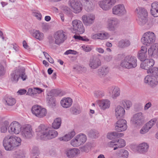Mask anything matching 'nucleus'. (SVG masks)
<instances>
[{"label":"nucleus","mask_w":158,"mask_h":158,"mask_svg":"<svg viewBox=\"0 0 158 158\" xmlns=\"http://www.w3.org/2000/svg\"><path fill=\"white\" fill-rule=\"evenodd\" d=\"M60 8L62 10H64L66 13H70V9L67 6H60Z\"/></svg>","instance_id":"53"},{"label":"nucleus","mask_w":158,"mask_h":158,"mask_svg":"<svg viewBox=\"0 0 158 158\" xmlns=\"http://www.w3.org/2000/svg\"><path fill=\"white\" fill-rule=\"evenodd\" d=\"M24 157V153L22 150H19L16 152L13 156V158H23Z\"/></svg>","instance_id":"44"},{"label":"nucleus","mask_w":158,"mask_h":158,"mask_svg":"<svg viewBox=\"0 0 158 158\" xmlns=\"http://www.w3.org/2000/svg\"><path fill=\"white\" fill-rule=\"evenodd\" d=\"M110 89L112 90V97L113 98L115 99L120 95V90L118 87L113 86L109 89V90Z\"/></svg>","instance_id":"33"},{"label":"nucleus","mask_w":158,"mask_h":158,"mask_svg":"<svg viewBox=\"0 0 158 158\" xmlns=\"http://www.w3.org/2000/svg\"><path fill=\"white\" fill-rule=\"evenodd\" d=\"M151 13L152 15L155 17H158V9L151 8Z\"/></svg>","instance_id":"51"},{"label":"nucleus","mask_w":158,"mask_h":158,"mask_svg":"<svg viewBox=\"0 0 158 158\" xmlns=\"http://www.w3.org/2000/svg\"><path fill=\"white\" fill-rule=\"evenodd\" d=\"M5 100L6 104L9 106H12L15 105L16 102L15 99L10 96L6 98Z\"/></svg>","instance_id":"39"},{"label":"nucleus","mask_w":158,"mask_h":158,"mask_svg":"<svg viewBox=\"0 0 158 158\" xmlns=\"http://www.w3.org/2000/svg\"><path fill=\"white\" fill-rule=\"evenodd\" d=\"M5 70L4 67L1 64H0V76L4 75L5 73Z\"/></svg>","instance_id":"56"},{"label":"nucleus","mask_w":158,"mask_h":158,"mask_svg":"<svg viewBox=\"0 0 158 158\" xmlns=\"http://www.w3.org/2000/svg\"><path fill=\"white\" fill-rule=\"evenodd\" d=\"M125 111L124 108L120 105L117 106L115 109V115L117 119H120L124 118Z\"/></svg>","instance_id":"25"},{"label":"nucleus","mask_w":158,"mask_h":158,"mask_svg":"<svg viewBox=\"0 0 158 158\" xmlns=\"http://www.w3.org/2000/svg\"><path fill=\"white\" fill-rule=\"evenodd\" d=\"M119 119L115 123V130L118 132L126 131L127 128V121L123 119Z\"/></svg>","instance_id":"18"},{"label":"nucleus","mask_w":158,"mask_h":158,"mask_svg":"<svg viewBox=\"0 0 158 158\" xmlns=\"http://www.w3.org/2000/svg\"><path fill=\"white\" fill-rule=\"evenodd\" d=\"M99 133L98 131L95 130H91L88 132L89 136L93 138H96L98 136Z\"/></svg>","instance_id":"43"},{"label":"nucleus","mask_w":158,"mask_h":158,"mask_svg":"<svg viewBox=\"0 0 158 158\" xmlns=\"http://www.w3.org/2000/svg\"><path fill=\"white\" fill-rule=\"evenodd\" d=\"M129 155L128 152L124 149H122L119 151L118 155L119 157L123 158H127Z\"/></svg>","instance_id":"41"},{"label":"nucleus","mask_w":158,"mask_h":158,"mask_svg":"<svg viewBox=\"0 0 158 158\" xmlns=\"http://www.w3.org/2000/svg\"><path fill=\"white\" fill-rule=\"evenodd\" d=\"M157 121V119L156 118H153L148 123H147L145 125L147 127L149 130L155 124Z\"/></svg>","instance_id":"42"},{"label":"nucleus","mask_w":158,"mask_h":158,"mask_svg":"<svg viewBox=\"0 0 158 158\" xmlns=\"http://www.w3.org/2000/svg\"><path fill=\"white\" fill-rule=\"evenodd\" d=\"M95 50L100 53H103L104 52V50L101 48H95Z\"/></svg>","instance_id":"61"},{"label":"nucleus","mask_w":158,"mask_h":158,"mask_svg":"<svg viewBox=\"0 0 158 158\" xmlns=\"http://www.w3.org/2000/svg\"><path fill=\"white\" fill-rule=\"evenodd\" d=\"M54 37L55 39V43L57 45L63 43L65 40L64 32L62 30L56 32L54 35Z\"/></svg>","instance_id":"19"},{"label":"nucleus","mask_w":158,"mask_h":158,"mask_svg":"<svg viewBox=\"0 0 158 158\" xmlns=\"http://www.w3.org/2000/svg\"><path fill=\"white\" fill-rule=\"evenodd\" d=\"M101 65V61L98 58L91 59L90 60L89 66L91 69H96Z\"/></svg>","instance_id":"31"},{"label":"nucleus","mask_w":158,"mask_h":158,"mask_svg":"<svg viewBox=\"0 0 158 158\" xmlns=\"http://www.w3.org/2000/svg\"><path fill=\"white\" fill-rule=\"evenodd\" d=\"M89 147L88 145H86L81 147V151L87 152L88 151Z\"/></svg>","instance_id":"57"},{"label":"nucleus","mask_w":158,"mask_h":158,"mask_svg":"<svg viewBox=\"0 0 158 158\" xmlns=\"http://www.w3.org/2000/svg\"><path fill=\"white\" fill-rule=\"evenodd\" d=\"M156 40V36L154 33L148 31L144 33L141 39L142 43L144 45L149 46L153 44Z\"/></svg>","instance_id":"7"},{"label":"nucleus","mask_w":158,"mask_h":158,"mask_svg":"<svg viewBox=\"0 0 158 158\" xmlns=\"http://www.w3.org/2000/svg\"><path fill=\"white\" fill-rule=\"evenodd\" d=\"M22 126L19 122L14 121L10 124L8 128V131L11 134H19L21 132Z\"/></svg>","instance_id":"14"},{"label":"nucleus","mask_w":158,"mask_h":158,"mask_svg":"<svg viewBox=\"0 0 158 158\" xmlns=\"http://www.w3.org/2000/svg\"><path fill=\"white\" fill-rule=\"evenodd\" d=\"M22 140L19 137L8 135L6 136L3 141V145L6 151H11L15 147L20 145Z\"/></svg>","instance_id":"2"},{"label":"nucleus","mask_w":158,"mask_h":158,"mask_svg":"<svg viewBox=\"0 0 158 158\" xmlns=\"http://www.w3.org/2000/svg\"><path fill=\"white\" fill-rule=\"evenodd\" d=\"M34 90L35 92V94H41V93L44 91V89H42L41 88H38V87H35L33 89Z\"/></svg>","instance_id":"54"},{"label":"nucleus","mask_w":158,"mask_h":158,"mask_svg":"<svg viewBox=\"0 0 158 158\" xmlns=\"http://www.w3.org/2000/svg\"><path fill=\"white\" fill-rule=\"evenodd\" d=\"M101 109L103 110L109 108L110 106V101L108 99H102L97 101Z\"/></svg>","instance_id":"29"},{"label":"nucleus","mask_w":158,"mask_h":158,"mask_svg":"<svg viewBox=\"0 0 158 158\" xmlns=\"http://www.w3.org/2000/svg\"><path fill=\"white\" fill-rule=\"evenodd\" d=\"M137 65V60L136 57L130 55L126 56L120 63L122 67L128 69L135 68Z\"/></svg>","instance_id":"4"},{"label":"nucleus","mask_w":158,"mask_h":158,"mask_svg":"<svg viewBox=\"0 0 158 158\" xmlns=\"http://www.w3.org/2000/svg\"><path fill=\"white\" fill-rule=\"evenodd\" d=\"M95 18V15L94 14H89L82 16V19L85 25L89 26L94 23Z\"/></svg>","instance_id":"20"},{"label":"nucleus","mask_w":158,"mask_h":158,"mask_svg":"<svg viewBox=\"0 0 158 158\" xmlns=\"http://www.w3.org/2000/svg\"><path fill=\"white\" fill-rule=\"evenodd\" d=\"M86 139V135L81 133L77 135L71 140L70 144L73 147H78L85 143Z\"/></svg>","instance_id":"11"},{"label":"nucleus","mask_w":158,"mask_h":158,"mask_svg":"<svg viewBox=\"0 0 158 158\" xmlns=\"http://www.w3.org/2000/svg\"><path fill=\"white\" fill-rule=\"evenodd\" d=\"M61 119L60 118H57L54 119L52 123V127L55 129H58L60 126Z\"/></svg>","instance_id":"37"},{"label":"nucleus","mask_w":158,"mask_h":158,"mask_svg":"<svg viewBox=\"0 0 158 158\" xmlns=\"http://www.w3.org/2000/svg\"><path fill=\"white\" fill-rule=\"evenodd\" d=\"M119 23L118 19L114 17L108 18L106 21L107 28L110 31H114Z\"/></svg>","instance_id":"13"},{"label":"nucleus","mask_w":158,"mask_h":158,"mask_svg":"<svg viewBox=\"0 0 158 158\" xmlns=\"http://www.w3.org/2000/svg\"><path fill=\"white\" fill-rule=\"evenodd\" d=\"M152 106L151 103L149 102L146 103L144 106V110H148Z\"/></svg>","instance_id":"59"},{"label":"nucleus","mask_w":158,"mask_h":158,"mask_svg":"<svg viewBox=\"0 0 158 158\" xmlns=\"http://www.w3.org/2000/svg\"><path fill=\"white\" fill-rule=\"evenodd\" d=\"M70 111L71 113L73 115H77L81 112L80 110L75 107H72L70 109Z\"/></svg>","instance_id":"46"},{"label":"nucleus","mask_w":158,"mask_h":158,"mask_svg":"<svg viewBox=\"0 0 158 158\" xmlns=\"http://www.w3.org/2000/svg\"><path fill=\"white\" fill-rule=\"evenodd\" d=\"M149 57L154 58L158 57V44H155L152 45L148 50Z\"/></svg>","instance_id":"23"},{"label":"nucleus","mask_w":158,"mask_h":158,"mask_svg":"<svg viewBox=\"0 0 158 158\" xmlns=\"http://www.w3.org/2000/svg\"><path fill=\"white\" fill-rule=\"evenodd\" d=\"M81 48L84 51L88 52H90L92 49L91 45H82Z\"/></svg>","instance_id":"47"},{"label":"nucleus","mask_w":158,"mask_h":158,"mask_svg":"<svg viewBox=\"0 0 158 158\" xmlns=\"http://www.w3.org/2000/svg\"><path fill=\"white\" fill-rule=\"evenodd\" d=\"M32 36L36 39L39 40H42L44 38V34L38 30L34 31L32 34Z\"/></svg>","instance_id":"36"},{"label":"nucleus","mask_w":158,"mask_h":158,"mask_svg":"<svg viewBox=\"0 0 158 158\" xmlns=\"http://www.w3.org/2000/svg\"><path fill=\"white\" fill-rule=\"evenodd\" d=\"M94 96L97 98H101L104 96V93L103 91H97L95 92Z\"/></svg>","instance_id":"48"},{"label":"nucleus","mask_w":158,"mask_h":158,"mask_svg":"<svg viewBox=\"0 0 158 158\" xmlns=\"http://www.w3.org/2000/svg\"><path fill=\"white\" fill-rule=\"evenodd\" d=\"M32 15L35 17L39 20L41 19L42 15L40 12L37 10H33L32 12Z\"/></svg>","instance_id":"45"},{"label":"nucleus","mask_w":158,"mask_h":158,"mask_svg":"<svg viewBox=\"0 0 158 158\" xmlns=\"http://www.w3.org/2000/svg\"><path fill=\"white\" fill-rule=\"evenodd\" d=\"M73 32L82 34L85 31V28L82 22L79 20L75 19L72 21L71 28Z\"/></svg>","instance_id":"8"},{"label":"nucleus","mask_w":158,"mask_h":158,"mask_svg":"<svg viewBox=\"0 0 158 158\" xmlns=\"http://www.w3.org/2000/svg\"><path fill=\"white\" fill-rule=\"evenodd\" d=\"M149 147V145L147 143L143 142L137 146L136 149L138 152L141 154H144L148 152Z\"/></svg>","instance_id":"27"},{"label":"nucleus","mask_w":158,"mask_h":158,"mask_svg":"<svg viewBox=\"0 0 158 158\" xmlns=\"http://www.w3.org/2000/svg\"><path fill=\"white\" fill-rule=\"evenodd\" d=\"M131 43L129 40L127 39L122 40L118 43V46L121 48H124L129 46Z\"/></svg>","instance_id":"34"},{"label":"nucleus","mask_w":158,"mask_h":158,"mask_svg":"<svg viewBox=\"0 0 158 158\" xmlns=\"http://www.w3.org/2000/svg\"><path fill=\"white\" fill-rule=\"evenodd\" d=\"M75 135V132L72 131L68 134L65 135L64 136L59 138V139L61 141H68L70 140Z\"/></svg>","instance_id":"32"},{"label":"nucleus","mask_w":158,"mask_h":158,"mask_svg":"<svg viewBox=\"0 0 158 158\" xmlns=\"http://www.w3.org/2000/svg\"><path fill=\"white\" fill-rule=\"evenodd\" d=\"M82 2L80 1H69V5L72 11L75 13H78L82 10Z\"/></svg>","instance_id":"17"},{"label":"nucleus","mask_w":158,"mask_h":158,"mask_svg":"<svg viewBox=\"0 0 158 158\" xmlns=\"http://www.w3.org/2000/svg\"><path fill=\"white\" fill-rule=\"evenodd\" d=\"M112 135L113 136V139L115 138H118L122 137L124 135L122 133H118L116 132H111Z\"/></svg>","instance_id":"50"},{"label":"nucleus","mask_w":158,"mask_h":158,"mask_svg":"<svg viewBox=\"0 0 158 158\" xmlns=\"http://www.w3.org/2000/svg\"><path fill=\"white\" fill-rule=\"evenodd\" d=\"M112 56L111 55H109L108 56H105L104 57V59L106 60L107 61H109L112 59Z\"/></svg>","instance_id":"62"},{"label":"nucleus","mask_w":158,"mask_h":158,"mask_svg":"<svg viewBox=\"0 0 158 158\" xmlns=\"http://www.w3.org/2000/svg\"><path fill=\"white\" fill-rule=\"evenodd\" d=\"M150 73L152 75L146 76L144 79V82L152 87H154L158 84V68H154L152 72Z\"/></svg>","instance_id":"5"},{"label":"nucleus","mask_w":158,"mask_h":158,"mask_svg":"<svg viewBox=\"0 0 158 158\" xmlns=\"http://www.w3.org/2000/svg\"><path fill=\"white\" fill-rule=\"evenodd\" d=\"M80 152L79 149L74 148L67 149L65 151V154L69 158H74L77 157Z\"/></svg>","instance_id":"24"},{"label":"nucleus","mask_w":158,"mask_h":158,"mask_svg":"<svg viewBox=\"0 0 158 158\" xmlns=\"http://www.w3.org/2000/svg\"><path fill=\"white\" fill-rule=\"evenodd\" d=\"M107 145L109 147L111 148H114V147L117 146L116 141H111L108 143Z\"/></svg>","instance_id":"55"},{"label":"nucleus","mask_w":158,"mask_h":158,"mask_svg":"<svg viewBox=\"0 0 158 158\" xmlns=\"http://www.w3.org/2000/svg\"><path fill=\"white\" fill-rule=\"evenodd\" d=\"M77 69L80 73H81L83 70H84L85 68L83 67L78 66L77 67Z\"/></svg>","instance_id":"64"},{"label":"nucleus","mask_w":158,"mask_h":158,"mask_svg":"<svg viewBox=\"0 0 158 158\" xmlns=\"http://www.w3.org/2000/svg\"><path fill=\"white\" fill-rule=\"evenodd\" d=\"M122 103L126 109H129L132 105V103L129 100L125 99L121 101Z\"/></svg>","instance_id":"40"},{"label":"nucleus","mask_w":158,"mask_h":158,"mask_svg":"<svg viewBox=\"0 0 158 158\" xmlns=\"http://www.w3.org/2000/svg\"><path fill=\"white\" fill-rule=\"evenodd\" d=\"M137 14V21L138 24L142 26L145 24L147 21L148 14L147 10L143 8L138 7L136 9Z\"/></svg>","instance_id":"6"},{"label":"nucleus","mask_w":158,"mask_h":158,"mask_svg":"<svg viewBox=\"0 0 158 158\" xmlns=\"http://www.w3.org/2000/svg\"><path fill=\"white\" fill-rule=\"evenodd\" d=\"M117 146L114 148V150H116L118 148L123 147L125 146V140L122 139H120L116 141Z\"/></svg>","instance_id":"38"},{"label":"nucleus","mask_w":158,"mask_h":158,"mask_svg":"<svg viewBox=\"0 0 158 158\" xmlns=\"http://www.w3.org/2000/svg\"><path fill=\"white\" fill-rule=\"evenodd\" d=\"M109 71V68L106 66H104L98 70V74L100 77H102L106 75Z\"/></svg>","instance_id":"35"},{"label":"nucleus","mask_w":158,"mask_h":158,"mask_svg":"<svg viewBox=\"0 0 158 158\" xmlns=\"http://www.w3.org/2000/svg\"><path fill=\"white\" fill-rule=\"evenodd\" d=\"M148 51L147 47L144 46L141 47V49L138 52L137 54L138 58L140 61H143L148 57H150L148 55Z\"/></svg>","instance_id":"22"},{"label":"nucleus","mask_w":158,"mask_h":158,"mask_svg":"<svg viewBox=\"0 0 158 158\" xmlns=\"http://www.w3.org/2000/svg\"><path fill=\"white\" fill-rule=\"evenodd\" d=\"M7 130V127L2 125L1 128V132L5 133Z\"/></svg>","instance_id":"63"},{"label":"nucleus","mask_w":158,"mask_h":158,"mask_svg":"<svg viewBox=\"0 0 158 158\" xmlns=\"http://www.w3.org/2000/svg\"><path fill=\"white\" fill-rule=\"evenodd\" d=\"M112 14L118 16H123L127 14V11L124 5L119 4L114 6L112 9Z\"/></svg>","instance_id":"12"},{"label":"nucleus","mask_w":158,"mask_h":158,"mask_svg":"<svg viewBox=\"0 0 158 158\" xmlns=\"http://www.w3.org/2000/svg\"><path fill=\"white\" fill-rule=\"evenodd\" d=\"M110 36L108 33L106 32L98 33L96 34H93L91 38L94 40L100 39L104 40L108 39Z\"/></svg>","instance_id":"26"},{"label":"nucleus","mask_w":158,"mask_h":158,"mask_svg":"<svg viewBox=\"0 0 158 158\" xmlns=\"http://www.w3.org/2000/svg\"><path fill=\"white\" fill-rule=\"evenodd\" d=\"M38 138L41 140H47L56 138L58 135L57 131L50 129L44 124H40L36 129Z\"/></svg>","instance_id":"1"},{"label":"nucleus","mask_w":158,"mask_h":158,"mask_svg":"<svg viewBox=\"0 0 158 158\" xmlns=\"http://www.w3.org/2000/svg\"><path fill=\"white\" fill-rule=\"evenodd\" d=\"M144 117L143 114L141 112L134 114L131 119V122L136 126L142 125L144 122Z\"/></svg>","instance_id":"15"},{"label":"nucleus","mask_w":158,"mask_h":158,"mask_svg":"<svg viewBox=\"0 0 158 158\" xmlns=\"http://www.w3.org/2000/svg\"><path fill=\"white\" fill-rule=\"evenodd\" d=\"M27 76L25 73V70L23 68L16 69L10 74V80L14 83H17L20 78L23 81H25L27 78Z\"/></svg>","instance_id":"3"},{"label":"nucleus","mask_w":158,"mask_h":158,"mask_svg":"<svg viewBox=\"0 0 158 158\" xmlns=\"http://www.w3.org/2000/svg\"><path fill=\"white\" fill-rule=\"evenodd\" d=\"M77 54V52L75 51L72 50H67L64 53V54L65 55H68L69 54L73 55H76Z\"/></svg>","instance_id":"52"},{"label":"nucleus","mask_w":158,"mask_h":158,"mask_svg":"<svg viewBox=\"0 0 158 158\" xmlns=\"http://www.w3.org/2000/svg\"><path fill=\"white\" fill-rule=\"evenodd\" d=\"M115 1H100L98 2L100 7L104 10L110 9L115 3Z\"/></svg>","instance_id":"21"},{"label":"nucleus","mask_w":158,"mask_h":158,"mask_svg":"<svg viewBox=\"0 0 158 158\" xmlns=\"http://www.w3.org/2000/svg\"><path fill=\"white\" fill-rule=\"evenodd\" d=\"M27 92V91L25 89H21L19 90L17 93H18L20 95H22L24 94Z\"/></svg>","instance_id":"60"},{"label":"nucleus","mask_w":158,"mask_h":158,"mask_svg":"<svg viewBox=\"0 0 158 158\" xmlns=\"http://www.w3.org/2000/svg\"><path fill=\"white\" fill-rule=\"evenodd\" d=\"M21 132L22 136L24 138L29 139L32 136V129L30 125L26 124L22 126Z\"/></svg>","instance_id":"16"},{"label":"nucleus","mask_w":158,"mask_h":158,"mask_svg":"<svg viewBox=\"0 0 158 158\" xmlns=\"http://www.w3.org/2000/svg\"><path fill=\"white\" fill-rule=\"evenodd\" d=\"M83 3V6L88 12L92 11L94 9V6L91 1H81Z\"/></svg>","instance_id":"30"},{"label":"nucleus","mask_w":158,"mask_h":158,"mask_svg":"<svg viewBox=\"0 0 158 158\" xmlns=\"http://www.w3.org/2000/svg\"><path fill=\"white\" fill-rule=\"evenodd\" d=\"M31 112L33 115L38 118H43L47 114V110L38 105L33 106L31 109Z\"/></svg>","instance_id":"10"},{"label":"nucleus","mask_w":158,"mask_h":158,"mask_svg":"<svg viewBox=\"0 0 158 158\" xmlns=\"http://www.w3.org/2000/svg\"><path fill=\"white\" fill-rule=\"evenodd\" d=\"M149 129L145 125L142 127L139 131L140 134L143 135L147 133Z\"/></svg>","instance_id":"49"},{"label":"nucleus","mask_w":158,"mask_h":158,"mask_svg":"<svg viewBox=\"0 0 158 158\" xmlns=\"http://www.w3.org/2000/svg\"><path fill=\"white\" fill-rule=\"evenodd\" d=\"M152 8L158 9V2H155L152 4Z\"/></svg>","instance_id":"58"},{"label":"nucleus","mask_w":158,"mask_h":158,"mask_svg":"<svg viewBox=\"0 0 158 158\" xmlns=\"http://www.w3.org/2000/svg\"><path fill=\"white\" fill-rule=\"evenodd\" d=\"M155 64L154 60L152 59H146L140 64V67L143 69L147 70V73H149L152 72L154 68H152Z\"/></svg>","instance_id":"9"},{"label":"nucleus","mask_w":158,"mask_h":158,"mask_svg":"<svg viewBox=\"0 0 158 158\" xmlns=\"http://www.w3.org/2000/svg\"><path fill=\"white\" fill-rule=\"evenodd\" d=\"M72 99L69 97L62 98L60 102L61 105L65 108L70 107L72 106Z\"/></svg>","instance_id":"28"}]
</instances>
